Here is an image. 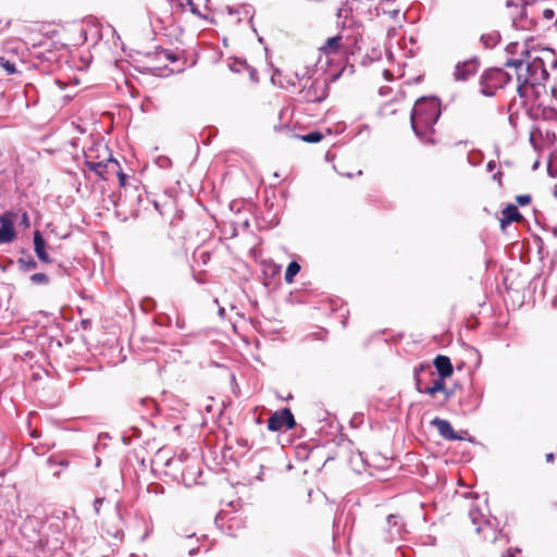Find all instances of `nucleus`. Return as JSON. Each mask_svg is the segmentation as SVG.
Instances as JSON below:
<instances>
[{
  "label": "nucleus",
  "instance_id": "c85d7f7f",
  "mask_svg": "<svg viewBox=\"0 0 557 557\" xmlns=\"http://www.w3.org/2000/svg\"><path fill=\"white\" fill-rule=\"evenodd\" d=\"M518 48H519V44L518 42H510V44L507 45L506 51L509 54H515V53H517Z\"/></svg>",
  "mask_w": 557,
  "mask_h": 557
},
{
  "label": "nucleus",
  "instance_id": "ddd939ff",
  "mask_svg": "<svg viewBox=\"0 0 557 557\" xmlns=\"http://www.w3.org/2000/svg\"><path fill=\"white\" fill-rule=\"evenodd\" d=\"M522 215L515 205L506 206L502 211L500 227L505 228L509 224L516 221H520Z\"/></svg>",
  "mask_w": 557,
  "mask_h": 557
},
{
  "label": "nucleus",
  "instance_id": "a878e982",
  "mask_svg": "<svg viewBox=\"0 0 557 557\" xmlns=\"http://www.w3.org/2000/svg\"><path fill=\"white\" fill-rule=\"evenodd\" d=\"M104 502H106L104 497H97L94 500V511H95L96 515L100 513L101 507L104 504Z\"/></svg>",
  "mask_w": 557,
  "mask_h": 557
},
{
  "label": "nucleus",
  "instance_id": "6ab92c4d",
  "mask_svg": "<svg viewBox=\"0 0 557 557\" xmlns=\"http://www.w3.org/2000/svg\"><path fill=\"white\" fill-rule=\"evenodd\" d=\"M178 5L182 9H189V11L197 17H200L206 21L208 20V16L205 14H201V12L198 10V7L194 3L193 0H178Z\"/></svg>",
  "mask_w": 557,
  "mask_h": 557
},
{
  "label": "nucleus",
  "instance_id": "58836bf2",
  "mask_svg": "<svg viewBox=\"0 0 557 557\" xmlns=\"http://www.w3.org/2000/svg\"><path fill=\"white\" fill-rule=\"evenodd\" d=\"M499 176H500V172H498V173L494 174V175H493V178H494V180H498V181H499Z\"/></svg>",
  "mask_w": 557,
  "mask_h": 557
},
{
  "label": "nucleus",
  "instance_id": "a211bd4d",
  "mask_svg": "<svg viewBox=\"0 0 557 557\" xmlns=\"http://www.w3.org/2000/svg\"><path fill=\"white\" fill-rule=\"evenodd\" d=\"M342 36H334L326 40L325 45L321 47V50L325 54H336L341 49Z\"/></svg>",
  "mask_w": 557,
  "mask_h": 557
},
{
  "label": "nucleus",
  "instance_id": "e433bc0d",
  "mask_svg": "<svg viewBox=\"0 0 557 557\" xmlns=\"http://www.w3.org/2000/svg\"><path fill=\"white\" fill-rule=\"evenodd\" d=\"M546 460L547 461H553L554 460V454L549 453L546 455Z\"/></svg>",
  "mask_w": 557,
  "mask_h": 557
},
{
  "label": "nucleus",
  "instance_id": "c9c22d12",
  "mask_svg": "<svg viewBox=\"0 0 557 557\" xmlns=\"http://www.w3.org/2000/svg\"><path fill=\"white\" fill-rule=\"evenodd\" d=\"M445 394V398L448 399L451 396V391H448L445 388V391H442Z\"/></svg>",
  "mask_w": 557,
  "mask_h": 557
},
{
  "label": "nucleus",
  "instance_id": "b1692460",
  "mask_svg": "<svg viewBox=\"0 0 557 557\" xmlns=\"http://www.w3.org/2000/svg\"><path fill=\"white\" fill-rule=\"evenodd\" d=\"M323 138V135L320 132H310L302 136V140L307 143H319Z\"/></svg>",
  "mask_w": 557,
  "mask_h": 557
},
{
  "label": "nucleus",
  "instance_id": "72a5a7b5",
  "mask_svg": "<svg viewBox=\"0 0 557 557\" xmlns=\"http://www.w3.org/2000/svg\"><path fill=\"white\" fill-rule=\"evenodd\" d=\"M36 262L34 260H30L26 263V269L29 270V269H34L36 268Z\"/></svg>",
  "mask_w": 557,
  "mask_h": 557
},
{
  "label": "nucleus",
  "instance_id": "9b49d317",
  "mask_svg": "<svg viewBox=\"0 0 557 557\" xmlns=\"http://www.w3.org/2000/svg\"><path fill=\"white\" fill-rule=\"evenodd\" d=\"M432 424L434 426H436L440 435L443 438H445V440L455 441V440H460L461 438L460 436H458L456 434V432L454 431L451 424L447 420H444V419H441V418H435L432 421Z\"/></svg>",
  "mask_w": 557,
  "mask_h": 557
},
{
  "label": "nucleus",
  "instance_id": "2eb2a0df",
  "mask_svg": "<svg viewBox=\"0 0 557 557\" xmlns=\"http://www.w3.org/2000/svg\"><path fill=\"white\" fill-rule=\"evenodd\" d=\"M34 249L40 261L46 263L51 262V259L46 251V242L39 231L34 233Z\"/></svg>",
  "mask_w": 557,
  "mask_h": 557
},
{
  "label": "nucleus",
  "instance_id": "39448f33",
  "mask_svg": "<svg viewBox=\"0 0 557 557\" xmlns=\"http://www.w3.org/2000/svg\"><path fill=\"white\" fill-rule=\"evenodd\" d=\"M299 96L301 100L309 103L321 102L327 96V84L325 79L307 78Z\"/></svg>",
  "mask_w": 557,
  "mask_h": 557
},
{
  "label": "nucleus",
  "instance_id": "79ce46f5",
  "mask_svg": "<svg viewBox=\"0 0 557 557\" xmlns=\"http://www.w3.org/2000/svg\"><path fill=\"white\" fill-rule=\"evenodd\" d=\"M554 195L557 198V186H555V188H554Z\"/></svg>",
  "mask_w": 557,
  "mask_h": 557
},
{
  "label": "nucleus",
  "instance_id": "4c0bfd02",
  "mask_svg": "<svg viewBox=\"0 0 557 557\" xmlns=\"http://www.w3.org/2000/svg\"><path fill=\"white\" fill-rule=\"evenodd\" d=\"M197 552H198V549H196V548H191V549H189L188 554H189L190 556H194V555H196V554H197Z\"/></svg>",
  "mask_w": 557,
  "mask_h": 557
},
{
  "label": "nucleus",
  "instance_id": "6e6552de",
  "mask_svg": "<svg viewBox=\"0 0 557 557\" xmlns=\"http://www.w3.org/2000/svg\"><path fill=\"white\" fill-rule=\"evenodd\" d=\"M480 66L481 61L478 57L459 61L454 67L453 77L456 82H467L478 73Z\"/></svg>",
  "mask_w": 557,
  "mask_h": 557
},
{
  "label": "nucleus",
  "instance_id": "dca6fc26",
  "mask_svg": "<svg viewBox=\"0 0 557 557\" xmlns=\"http://www.w3.org/2000/svg\"><path fill=\"white\" fill-rule=\"evenodd\" d=\"M500 38L498 30H491L481 35L480 42L485 49H493L499 44Z\"/></svg>",
  "mask_w": 557,
  "mask_h": 557
},
{
  "label": "nucleus",
  "instance_id": "9d476101",
  "mask_svg": "<svg viewBox=\"0 0 557 557\" xmlns=\"http://www.w3.org/2000/svg\"><path fill=\"white\" fill-rule=\"evenodd\" d=\"M425 368L424 364H420L419 367L414 368V381H416V388L419 393L428 394V395H434L438 392L445 391V377L440 376L438 379L433 381V384L431 386H428L425 388H422L421 386V379H420V372L423 371Z\"/></svg>",
  "mask_w": 557,
  "mask_h": 557
},
{
  "label": "nucleus",
  "instance_id": "f3484780",
  "mask_svg": "<svg viewBox=\"0 0 557 557\" xmlns=\"http://www.w3.org/2000/svg\"><path fill=\"white\" fill-rule=\"evenodd\" d=\"M469 517L472 521V524L475 527V531L480 533L483 530L484 524L487 523L484 515L478 508H470Z\"/></svg>",
  "mask_w": 557,
  "mask_h": 557
},
{
  "label": "nucleus",
  "instance_id": "4468645a",
  "mask_svg": "<svg viewBox=\"0 0 557 557\" xmlns=\"http://www.w3.org/2000/svg\"><path fill=\"white\" fill-rule=\"evenodd\" d=\"M433 363L440 376L442 377H449L454 372L451 361L446 356L438 355L437 357H435Z\"/></svg>",
  "mask_w": 557,
  "mask_h": 557
},
{
  "label": "nucleus",
  "instance_id": "bb28decb",
  "mask_svg": "<svg viewBox=\"0 0 557 557\" xmlns=\"http://www.w3.org/2000/svg\"><path fill=\"white\" fill-rule=\"evenodd\" d=\"M529 24H533V21H524L523 17H520L519 20H513V25L517 27V28H528L529 27Z\"/></svg>",
  "mask_w": 557,
  "mask_h": 557
},
{
  "label": "nucleus",
  "instance_id": "5701e85b",
  "mask_svg": "<svg viewBox=\"0 0 557 557\" xmlns=\"http://www.w3.org/2000/svg\"><path fill=\"white\" fill-rule=\"evenodd\" d=\"M30 282L36 285H46L49 283V277L44 273H35L30 276Z\"/></svg>",
  "mask_w": 557,
  "mask_h": 557
},
{
  "label": "nucleus",
  "instance_id": "37998d69",
  "mask_svg": "<svg viewBox=\"0 0 557 557\" xmlns=\"http://www.w3.org/2000/svg\"><path fill=\"white\" fill-rule=\"evenodd\" d=\"M255 73H256V71H255V70H251V71H250V76H253V74H255Z\"/></svg>",
  "mask_w": 557,
  "mask_h": 557
},
{
  "label": "nucleus",
  "instance_id": "aec40b11",
  "mask_svg": "<svg viewBox=\"0 0 557 557\" xmlns=\"http://www.w3.org/2000/svg\"><path fill=\"white\" fill-rule=\"evenodd\" d=\"M300 265L296 261L289 262L287 265L284 280L286 283L292 284L294 282L295 276L299 273Z\"/></svg>",
  "mask_w": 557,
  "mask_h": 557
},
{
  "label": "nucleus",
  "instance_id": "20e7f679",
  "mask_svg": "<svg viewBox=\"0 0 557 557\" xmlns=\"http://www.w3.org/2000/svg\"><path fill=\"white\" fill-rule=\"evenodd\" d=\"M104 158L102 160H98L97 156L94 158L92 151L89 150L85 152V165L89 171L95 172L99 177L107 180V174L109 173V169L112 171L115 168H120L119 162L112 158L111 153H108V150L104 149Z\"/></svg>",
  "mask_w": 557,
  "mask_h": 557
},
{
  "label": "nucleus",
  "instance_id": "2f4dec72",
  "mask_svg": "<svg viewBox=\"0 0 557 557\" xmlns=\"http://www.w3.org/2000/svg\"><path fill=\"white\" fill-rule=\"evenodd\" d=\"M348 9L342 8L337 12V18H347Z\"/></svg>",
  "mask_w": 557,
  "mask_h": 557
},
{
  "label": "nucleus",
  "instance_id": "f257e3e1",
  "mask_svg": "<svg viewBox=\"0 0 557 557\" xmlns=\"http://www.w3.org/2000/svg\"><path fill=\"white\" fill-rule=\"evenodd\" d=\"M528 60L509 59L505 62V66L515 67L517 75V92L522 99H529L531 91L542 85L548 78L547 67H557V57L554 50L543 48L533 53L527 49L521 51Z\"/></svg>",
  "mask_w": 557,
  "mask_h": 557
},
{
  "label": "nucleus",
  "instance_id": "c03bdc74",
  "mask_svg": "<svg viewBox=\"0 0 557 557\" xmlns=\"http://www.w3.org/2000/svg\"><path fill=\"white\" fill-rule=\"evenodd\" d=\"M286 111H280V115L282 116Z\"/></svg>",
  "mask_w": 557,
  "mask_h": 557
},
{
  "label": "nucleus",
  "instance_id": "7c9ffc66",
  "mask_svg": "<svg viewBox=\"0 0 557 557\" xmlns=\"http://www.w3.org/2000/svg\"><path fill=\"white\" fill-rule=\"evenodd\" d=\"M542 14L545 20H552L555 15V12L552 9H545Z\"/></svg>",
  "mask_w": 557,
  "mask_h": 557
},
{
  "label": "nucleus",
  "instance_id": "473e14b6",
  "mask_svg": "<svg viewBox=\"0 0 557 557\" xmlns=\"http://www.w3.org/2000/svg\"><path fill=\"white\" fill-rule=\"evenodd\" d=\"M486 168H487V171H488V172L494 171V169L496 168V162H495V161H493V160H492V161H490V162L487 163V166H486Z\"/></svg>",
  "mask_w": 557,
  "mask_h": 557
},
{
  "label": "nucleus",
  "instance_id": "ea45409f",
  "mask_svg": "<svg viewBox=\"0 0 557 557\" xmlns=\"http://www.w3.org/2000/svg\"><path fill=\"white\" fill-rule=\"evenodd\" d=\"M60 465H61V466H64V467H67L69 462H67V461L62 460V461L60 462Z\"/></svg>",
  "mask_w": 557,
  "mask_h": 557
},
{
  "label": "nucleus",
  "instance_id": "0eeeda50",
  "mask_svg": "<svg viewBox=\"0 0 557 557\" xmlns=\"http://www.w3.org/2000/svg\"><path fill=\"white\" fill-rule=\"evenodd\" d=\"M296 425L295 418L288 408H283L281 410L275 411L268 419V429L270 431H282V430H292Z\"/></svg>",
  "mask_w": 557,
  "mask_h": 557
},
{
  "label": "nucleus",
  "instance_id": "f704fd0d",
  "mask_svg": "<svg viewBox=\"0 0 557 557\" xmlns=\"http://www.w3.org/2000/svg\"><path fill=\"white\" fill-rule=\"evenodd\" d=\"M119 180H120V184L124 185L125 184V180H126V175L124 173H119Z\"/></svg>",
  "mask_w": 557,
  "mask_h": 557
},
{
  "label": "nucleus",
  "instance_id": "1a4fd4ad",
  "mask_svg": "<svg viewBox=\"0 0 557 557\" xmlns=\"http://www.w3.org/2000/svg\"><path fill=\"white\" fill-rule=\"evenodd\" d=\"M16 218L17 213L11 211L0 215V245L12 243L15 239L14 223Z\"/></svg>",
  "mask_w": 557,
  "mask_h": 557
},
{
  "label": "nucleus",
  "instance_id": "393cba45",
  "mask_svg": "<svg viewBox=\"0 0 557 557\" xmlns=\"http://www.w3.org/2000/svg\"><path fill=\"white\" fill-rule=\"evenodd\" d=\"M0 66L3 67L8 74H14L16 72L14 63L10 62L4 57H0Z\"/></svg>",
  "mask_w": 557,
  "mask_h": 557
},
{
  "label": "nucleus",
  "instance_id": "7ed1b4c3",
  "mask_svg": "<svg viewBox=\"0 0 557 557\" xmlns=\"http://www.w3.org/2000/svg\"><path fill=\"white\" fill-rule=\"evenodd\" d=\"M510 81L511 76L505 70L499 67L487 69L479 79L480 92L485 97H494Z\"/></svg>",
  "mask_w": 557,
  "mask_h": 557
},
{
  "label": "nucleus",
  "instance_id": "a19ab883",
  "mask_svg": "<svg viewBox=\"0 0 557 557\" xmlns=\"http://www.w3.org/2000/svg\"><path fill=\"white\" fill-rule=\"evenodd\" d=\"M182 476L184 481H187L185 471H183Z\"/></svg>",
  "mask_w": 557,
  "mask_h": 557
},
{
  "label": "nucleus",
  "instance_id": "cd10ccee",
  "mask_svg": "<svg viewBox=\"0 0 557 557\" xmlns=\"http://www.w3.org/2000/svg\"><path fill=\"white\" fill-rule=\"evenodd\" d=\"M516 201L520 206L529 205L531 202V196L530 195H519L516 197Z\"/></svg>",
  "mask_w": 557,
  "mask_h": 557
},
{
  "label": "nucleus",
  "instance_id": "412c9836",
  "mask_svg": "<svg viewBox=\"0 0 557 557\" xmlns=\"http://www.w3.org/2000/svg\"><path fill=\"white\" fill-rule=\"evenodd\" d=\"M233 520V517L231 516V512H228L227 510H221L216 518H215V523L216 525H219L221 529H223L225 527L226 523H228L230 521Z\"/></svg>",
  "mask_w": 557,
  "mask_h": 557
},
{
  "label": "nucleus",
  "instance_id": "c756f323",
  "mask_svg": "<svg viewBox=\"0 0 557 557\" xmlns=\"http://www.w3.org/2000/svg\"><path fill=\"white\" fill-rule=\"evenodd\" d=\"M20 225H22L24 227H28L29 226V218H28V214L26 212L22 213Z\"/></svg>",
  "mask_w": 557,
  "mask_h": 557
},
{
  "label": "nucleus",
  "instance_id": "f03ea898",
  "mask_svg": "<svg viewBox=\"0 0 557 557\" xmlns=\"http://www.w3.org/2000/svg\"><path fill=\"white\" fill-rule=\"evenodd\" d=\"M441 115L440 101L434 97L420 98L416 101L410 115L411 127L422 140H428L433 126Z\"/></svg>",
  "mask_w": 557,
  "mask_h": 557
},
{
  "label": "nucleus",
  "instance_id": "423d86ee",
  "mask_svg": "<svg viewBox=\"0 0 557 557\" xmlns=\"http://www.w3.org/2000/svg\"><path fill=\"white\" fill-rule=\"evenodd\" d=\"M406 533L405 522L398 515H389L386 519V527L382 531V537L387 543H393L404 537Z\"/></svg>",
  "mask_w": 557,
  "mask_h": 557
},
{
  "label": "nucleus",
  "instance_id": "4be33fe9",
  "mask_svg": "<svg viewBox=\"0 0 557 557\" xmlns=\"http://www.w3.org/2000/svg\"><path fill=\"white\" fill-rule=\"evenodd\" d=\"M228 67L232 72L239 73L245 69H250L245 60L234 59L228 63Z\"/></svg>",
  "mask_w": 557,
  "mask_h": 557
},
{
  "label": "nucleus",
  "instance_id": "f8f14e48",
  "mask_svg": "<svg viewBox=\"0 0 557 557\" xmlns=\"http://www.w3.org/2000/svg\"><path fill=\"white\" fill-rule=\"evenodd\" d=\"M376 15H387L392 20L399 16L400 9L395 5V0H381L375 8Z\"/></svg>",
  "mask_w": 557,
  "mask_h": 557
}]
</instances>
